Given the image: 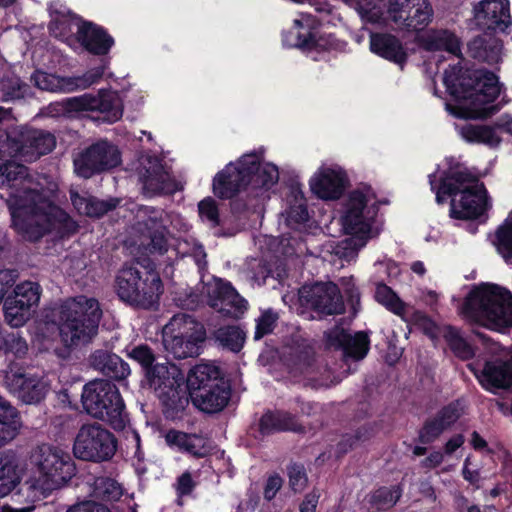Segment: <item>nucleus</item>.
Wrapping results in <instances>:
<instances>
[{"label":"nucleus","instance_id":"13d9d810","mask_svg":"<svg viewBox=\"0 0 512 512\" xmlns=\"http://www.w3.org/2000/svg\"><path fill=\"white\" fill-rule=\"evenodd\" d=\"M127 356L139 363L146 373L148 370L152 369L151 365L154 362V354L148 346H135L127 351Z\"/></svg>","mask_w":512,"mask_h":512},{"label":"nucleus","instance_id":"bb28decb","mask_svg":"<svg viewBox=\"0 0 512 512\" xmlns=\"http://www.w3.org/2000/svg\"><path fill=\"white\" fill-rule=\"evenodd\" d=\"M210 305L228 315L237 317L247 309V301L243 299L229 282L214 278L206 286Z\"/></svg>","mask_w":512,"mask_h":512},{"label":"nucleus","instance_id":"5fc2aeb1","mask_svg":"<svg viewBox=\"0 0 512 512\" xmlns=\"http://www.w3.org/2000/svg\"><path fill=\"white\" fill-rule=\"evenodd\" d=\"M445 337L449 342L451 349L455 354L463 359L470 358L474 355L471 345L460 335L459 331L454 328L445 330Z\"/></svg>","mask_w":512,"mask_h":512},{"label":"nucleus","instance_id":"f03ea898","mask_svg":"<svg viewBox=\"0 0 512 512\" xmlns=\"http://www.w3.org/2000/svg\"><path fill=\"white\" fill-rule=\"evenodd\" d=\"M382 204L384 201L371 185L359 184L350 190L341 202L339 224L351 237L328 240L323 245V253L347 263L354 261L368 241L379 234L377 216Z\"/></svg>","mask_w":512,"mask_h":512},{"label":"nucleus","instance_id":"7c9ffc66","mask_svg":"<svg viewBox=\"0 0 512 512\" xmlns=\"http://www.w3.org/2000/svg\"><path fill=\"white\" fill-rule=\"evenodd\" d=\"M369 50L371 53L400 67H403L408 59L407 49L396 36L389 33H370Z\"/></svg>","mask_w":512,"mask_h":512},{"label":"nucleus","instance_id":"c756f323","mask_svg":"<svg viewBox=\"0 0 512 512\" xmlns=\"http://www.w3.org/2000/svg\"><path fill=\"white\" fill-rule=\"evenodd\" d=\"M474 12L478 23L488 29L504 31L511 23L508 0H484Z\"/></svg>","mask_w":512,"mask_h":512},{"label":"nucleus","instance_id":"49530a36","mask_svg":"<svg viewBox=\"0 0 512 512\" xmlns=\"http://www.w3.org/2000/svg\"><path fill=\"white\" fill-rule=\"evenodd\" d=\"M469 443L475 451L490 456L493 462L498 460L506 463L508 459L509 455L501 444L487 442L477 431L471 433Z\"/></svg>","mask_w":512,"mask_h":512},{"label":"nucleus","instance_id":"b1692460","mask_svg":"<svg viewBox=\"0 0 512 512\" xmlns=\"http://www.w3.org/2000/svg\"><path fill=\"white\" fill-rule=\"evenodd\" d=\"M29 145L19 146L14 141H11L4 133L0 132V156H21L27 161H33L39 156L52 151L55 147V137L47 132L33 131L27 138Z\"/></svg>","mask_w":512,"mask_h":512},{"label":"nucleus","instance_id":"de8ad7c7","mask_svg":"<svg viewBox=\"0 0 512 512\" xmlns=\"http://www.w3.org/2000/svg\"><path fill=\"white\" fill-rule=\"evenodd\" d=\"M31 79L34 82L35 86H37L41 90L51 92L73 91V86H71L72 81L69 78H61L54 74H48L43 71H36L32 75Z\"/></svg>","mask_w":512,"mask_h":512},{"label":"nucleus","instance_id":"ea45409f","mask_svg":"<svg viewBox=\"0 0 512 512\" xmlns=\"http://www.w3.org/2000/svg\"><path fill=\"white\" fill-rule=\"evenodd\" d=\"M491 243L504 261L512 264V211L491 236Z\"/></svg>","mask_w":512,"mask_h":512},{"label":"nucleus","instance_id":"2eb2a0df","mask_svg":"<svg viewBox=\"0 0 512 512\" xmlns=\"http://www.w3.org/2000/svg\"><path fill=\"white\" fill-rule=\"evenodd\" d=\"M67 109L74 112H87L99 122L115 123L123 115V103L116 91L101 89L96 94L86 93L67 101Z\"/></svg>","mask_w":512,"mask_h":512},{"label":"nucleus","instance_id":"c85d7f7f","mask_svg":"<svg viewBox=\"0 0 512 512\" xmlns=\"http://www.w3.org/2000/svg\"><path fill=\"white\" fill-rule=\"evenodd\" d=\"M74 51L84 50L92 55L105 56L115 44V40L102 26L90 21H84L78 30Z\"/></svg>","mask_w":512,"mask_h":512},{"label":"nucleus","instance_id":"bf43d9fd","mask_svg":"<svg viewBox=\"0 0 512 512\" xmlns=\"http://www.w3.org/2000/svg\"><path fill=\"white\" fill-rule=\"evenodd\" d=\"M6 354H13L17 358H22L28 351L26 340L18 333L7 334L5 347L2 349Z\"/></svg>","mask_w":512,"mask_h":512},{"label":"nucleus","instance_id":"4be33fe9","mask_svg":"<svg viewBox=\"0 0 512 512\" xmlns=\"http://www.w3.org/2000/svg\"><path fill=\"white\" fill-rule=\"evenodd\" d=\"M120 163V153L114 145L102 141L89 147L74 159L75 172L84 178L95 173L116 167Z\"/></svg>","mask_w":512,"mask_h":512},{"label":"nucleus","instance_id":"603ef678","mask_svg":"<svg viewBox=\"0 0 512 512\" xmlns=\"http://www.w3.org/2000/svg\"><path fill=\"white\" fill-rule=\"evenodd\" d=\"M123 494L121 485L110 478H97L94 482L93 496L105 501H116Z\"/></svg>","mask_w":512,"mask_h":512},{"label":"nucleus","instance_id":"f704fd0d","mask_svg":"<svg viewBox=\"0 0 512 512\" xmlns=\"http://www.w3.org/2000/svg\"><path fill=\"white\" fill-rule=\"evenodd\" d=\"M193 404L203 412L215 413L222 410L228 403L230 392L226 382H215L209 388L192 392Z\"/></svg>","mask_w":512,"mask_h":512},{"label":"nucleus","instance_id":"680f3d73","mask_svg":"<svg viewBox=\"0 0 512 512\" xmlns=\"http://www.w3.org/2000/svg\"><path fill=\"white\" fill-rule=\"evenodd\" d=\"M198 210L202 220L207 221L211 225L218 224V208L212 198L208 197L200 201Z\"/></svg>","mask_w":512,"mask_h":512},{"label":"nucleus","instance_id":"473e14b6","mask_svg":"<svg viewBox=\"0 0 512 512\" xmlns=\"http://www.w3.org/2000/svg\"><path fill=\"white\" fill-rule=\"evenodd\" d=\"M164 438L171 449L194 457H205L212 449L210 442L197 434L171 429L165 433Z\"/></svg>","mask_w":512,"mask_h":512},{"label":"nucleus","instance_id":"4c0bfd02","mask_svg":"<svg viewBox=\"0 0 512 512\" xmlns=\"http://www.w3.org/2000/svg\"><path fill=\"white\" fill-rule=\"evenodd\" d=\"M215 382H225L219 369L212 364H198L192 368L187 376V386L190 392L200 391V389L210 388Z\"/></svg>","mask_w":512,"mask_h":512},{"label":"nucleus","instance_id":"338daca9","mask_svg":"<svg viewBox=\"0 0 512 512\" xmlns=\"http://www.w3.org/2000/svg\"><path fill=\"white\" fill-rule=\"evenodd\" d=\"M463 478L470 484H477L480 480V470L473 464L472 455H468L463 463L462 468Z\"/></svg>","mask_w":512,"mask_h":512},{"label":"nucleus","instance_id":"69168bd1","mask_svg":"<svg viewBox=\"0 0 512 512\" xmlns=\"http://www.w3.org/2000/svg\"><path fill=\"white\" fill-rule=\"evenodd\" d=\"M414 324L422 329L424 333H426L432 339L436 338L440 333L437 325L431 319L421 313H416L414 315Z\"/></svg>","mask_w":512,"mask_h":512},{"label":"nucleus","instance_id":"58836bf2","mask_svg":"<svg viewBox=\"0 0 512 512\" xmlns=\"http://www.w3.org/2000/svg\"><path fill=\"white\" fill-rule=\"evenodd\" d=\"M21 421L17 410L0 397V447L19 433Z\"/></svg>","mask_w":512,"mask_h":512},{"label":"nucleus","instance_id":"412c9836","mask_svg":"<svg viewBox=\"0 0 512 512\" xmlns=\"http://www.w3.org/2000/svg\"><path fill=\"white\" fill-rule=\"evenodd\" d=\"M4 383L11 393L26 404L40 402L48 392V384L44 379L27 374L22 367L14 364L6 370Z\"/></svg>","mask_w":512,"mask_h":512},{"label":"nucleus","instance_id":"79ce46f5","mask_svg":"<svg viewBox=\"0 0 512 512\" xmlns=\"http://www.w3.org/2000/svg\"><path fill=\"white\" fill-rule=\"evenodd\" d=\"M260 430L269 434L281 430H297L295 419L286 412H267L260 419Z\"/></svg>","mask_w":512,"mask_h":512},{"label":"nucleus","instance_id":"8fccbe9b","mask_svg":"<svg viewBox=\"0 0 512 512\" xmlns=\"http://www.w3.org/2000/svg\"><path fill=\"white\" fill-rule=\"evenodd\" d=\"M215 338L223 347L238 352L243 347L246 335L239 327L227 326L218 329Z\"/></svg>","mask_w":512,"mask_h":512},{"label":"nucleus","instance_id":"e433bc0d","mask_svg":"<svg viewBox=\"0 0 512 512\" xmlns=\"http://www.w3.org/2000/svg\"><path fill=\"white\" fill-rule=\"evenodd\" d=\"M422 48L431 52H446L450 55L459 57L461 54V44L459 38L451 31L429 30L418 38Z\"/></svg>","mask_w":512,"mask_h":512},{"label":"nucleus","instance_id":"cd10ccee","mask_svg":"<svg viewBox=\"0 0 512 512\" xmlns=\"http://www.w3.org/2000/svg\"><path fill=\"white\" fill-rule=\"evenodd\" d=\"M242 155L228 163L213 178V193L222 199H229L241 189H249L247 171L242 165Z\"/></svg>","mask_w":512,"mask_h":512},{"label":"nucleus","instance_id":"dca6fc26","mask_svg":"<svg viewBox=\"0 0 512 512\" xmlns=\"http://www.w3.org/2000/svg\"><path fill=\"white\" fill-rule=\"evenodd\" d=\"M41 288L38 283L24 281L17 284L13 293L3 304L5 322L12 328H19L32 317L34 308L38 305Z\"/></svg>","mask_w":512,"mask_h":512},{"label":"nucleus","instance_id":"9d476101","mask_svg":"<svg viewBox=\"0 0 512 512\" xmlns=\"http://www.w3.org/2000/svg\"><path fill=\"white\" fill-rule=\"evenodd\" d=\"M310 216L307 209V201L300 184L292 185L287 192L279 218V225L283 229L280 241L273 237H266L265 241L271 246V250L285 256L294 252H302L301 239L309 227Z\"/></svg>","mask_w":512,"mask_h":512},{"label":"nucleus","instance_id":"9b49d317","mask_svg":"<svg viewBox=\"0 0 512 512\" xmlns=\"http://www.w3.org/2000/svg\"><path fill=\"white\" fill-rule=\"evenodd\" d=\"M115 289L122 301L141 308L152 307L163 291L157 272L147 269L141 271L134 265L124 266L118 272Z\"/></svg>","mask_w":512,"mask_h":512},{"label":"nucleus","instance_id":"e2e57ef3","mask_svg":"<svg viewBox=\"0 0 512 512\" xmlns=\"http://www.w3.org/2000/svg\"><path fill=\"white\" fill-rule=\"evenodd\" d=\"M446 428L440 422L434 418L433 420L426 423L420 432V441L424 444H428L436 440Z\"/></svg>","mask_w":512,"mask_h":512},{"label":"nucleus","instance_id":"09e8293b","mask_svg":"<svg viewBox=\"0 0 512 512\" xmlns=\"http://www.w3.org/2000/svg\"><path fill=\"white\" fill-rule=\"evenodd\" d=\"M415 8H410V12L405 17V23L401 29L407 31H420L424 29L432 20L433 9L429 0H424V7H421V15Z\"/></svg>","mask_w":512,"mask_h":512},{"label":"nucleus","instance_id":"0eeeda50","mask_svg":"<svg viewBox=\"0 0 512 512\" xmlns=\"http://www.w3.org/2000/svg\"><path fill=\"white\" fill-rule=\"evenodd\" d=\"M462 313L483 327L503 331L512 326V294L496 284H479L467 295Z\"/></svg>","mask_w":512,"mask_h":512},{"label":"nucleus","instance_id":"423d86ee","mask_svg":"<svg viewBox=\"0 0 512 512\" xmlns=\"http://www.w3.org/2000/svg\"><path fill=\"white\" fill-rule=\"evenodd\" d=\"M30 459L37 472L25 483L32 502L45 498L75 475L74 461L68 452L59 447L47 444L38 446Z\"/></svg>","mask_w":512,"mask_h":512},{"label":"nucleus","instance_id":"a211bd4d","mask_svg":"<svg viewBox=\"0 0 512 512\" xmlns=\"http://www.w3.org/2000/svg\"><path fill=\"white\" fill-rule=\"evenodd\" d=\"M242 165L247 171L249 189L253 192H267L280 179V168L266 159V149L259 147L242 155Z\"/></svg>","mask_w":512,"mask_h":512},{"label":"nucleus","instance_id":"0e129e2a","mask_svg":"<svg viewBox=\"0 0 512 512\" xmlns=\"http://www.w3.org/2000/svg\"><path fill=\"white\" fill-rule=\"evenodd\" d=\"M289 483L295 491L302 490L307 482L304 467L299 464H291L288 467Z\"/></svg>","mask_w":512,"mask_h":512},{"label":"nucleus","instance_id":"f257e3e1","mask_svg":"<svg viewBox=\"0 0 512 512\" xmlns=\"http://www.w3.org/2000/svg\"><path fill=\"white\" fill-rule=\"evenodd\" d=\"M0 188L5 190L0 197L8 205L12 226L23 238L35 241L52 231L63 237L76 230V223L51 200L56 184L50 183L44 191L25 166L15 162L0 166Z\"/></svg>","mask_w":512,"mask_h":512},{"label":"nucleus","instance_id":"774afa93","mask_svg":"<svg viewBox=\"0 0 512 512\" xmlns=\"http://www.w3.org/2000/svg\"><path fill=\"white\" fill-rule=\"evenodd\" d=\"M378 278H381V273H385L389 278H396L400 274V268L396 262L391 259L377 261L374 264Z\"/></svg>","mask_w":512,"mask_h":512},{"label":"nucleus","instance_id":"37998d69","mask_svg":"<svg viewBox=\"0 0 512 512\" xmlns=\"http://www.w3.org/2000/svg\"><path fill=\"white\" fill-rule=\"evenodd\" d=\"M366 23L386 25L389 20L387 11L383 10L381 0H361L352 6Z\"/></svg>","mask_w":512,"mask_h":512},{"label":"nucleus","instance_id":"f3484780","mask_svg":"<svg viewBox=\"0 0 512 512\" xmlns=\"http://www.w3.org/2000/svg\"><path fill=\"white\" fill-rule=\"evenodd\" d=\"M350 178L347 170L333 162L322 163L310 176V192L323 201L339 200L347 190Z\"/></svg>","mask_w":512,"mask_h":512},{"label":"nucleus","instance_id":"6e6552de","mask_svg":"<svg viewBox=\"0 0 512 512\" xmlns=\"http://www.w3.org/2000/svg\"><path fill=\"white\" fill-rule=\"evenodd\" d=\"M321 21L310 13H300L282 31V44L300 50L314 61L327 60L331 55L344 52L348 43L332 33L321 30Z\"/></svg>","mask_w":512,"mask_h":512},{"label":"nucleus","instance_id":"1a4fd4ad","mask_svg":"<svg viewBox=\"0 0 512 512\" xmlns=\"http://www.w3.org/2000/svg\"><path fill=\"white\" fill-rule=\"evenodd\" d=\"M101 314L95 298L80 295L66 300L59 316V334L65 347L89 343L97 334Z\"/></svg>","mask_w":512,"mask_h":512},{"label":"nucleus","instance_id":"ddd939ff","mask_svg":"<svg viewBox=\"0 0 512 512\" xmlns=\"http://www.w3.org/2000/svg\"><path fill=\"white\" fill-rule=\"evenodd\" d=\"M206 339L204 326L189 315H175L163 328L165 350L175 358L184 359L199 355Z\"/></svg>","mask_w":512,"mask_h":512},{"label":"nucleus","instance_id":"c9c22d12","mask_svg":"<svg viewBox=\"0 0 512 512\" xmlns=\"http://www.w3.org/2000/svg\"><path fill=\"white\" fill-rule=\"evenodd\" d=\"M455 129L458 135L467 143L496 148L502 142L497 122L495 125L464 123L456 125Z\"/></svg>","mask_w":512,"mask_h":512},{"label":"nucleus","instance_id":"a19ab883","mask_svg":"<svg viewBox=\"0 0 512 512\" xmlns=\"http://www.w3.org/2000/svg\"><path fill=\"white\" fill-rule=\"evenodd\" d=\"M71 200L80 214L89 217H100L108 210L115 207L117 203L116 200L106 202L92 197H83L76 193L71 194Z\"/></svg>","mask_w":512,"mask_h":512},{"label":"nucleus","instance_id":"3c124183","mask_svg":"<svg viewBox=\"0 0 512 512\" xmlns=\"http://www.w3.org/2000/svg\"><path fill=\"white\" fill-rule=\"evenodd\" d=\"M99 357L101 358L100 369L104 374L117 379H123L130 374L129 365L119 356L102 353Z\"/></svg>","mask_w":512,"mask_h":512},{"label":"nucleus","instance_id":"052dcab7","mask_svg":"<svg viewBox=\"0 0 512 512\" xmlns=\"http://www.w3.org/2000/svg\"><path fill=\"white\" fill-rule=\"evenodd\" d=\"M485 40L482 37L475 38L468 45V49L471 55L474 58L486 60V61H496L498 52L500 51V47L498 44H495L493 47V55H489L486 47H484Z\"/></svg>","mask_w":512,"mask_h":512},{"label":"nucleus","instance_id":"4468645a","mask_svg":"<svg viewBox=\"0 0 512 512\" xmlns=\"http://www.w3.org/2000/svg\"><path fill=\"white\" fill-rule=\"evenodd\" d=\"M116 452L114 436L99 424H85L79 429L73 444L76 458L101 462L109 460Z\"/></svg>","mask_w":512,"mask_h":512},{"label":"nucleus","instance_id":"393cba45","mask_svg":"<svg viewBox=\"0 0 512 512\" xmlns=\"http://www.w3.org/2000/svg\"><path fill=\"white\" fill-rule=\"evenodd\" d=\"M147 379L163 401L174 400L179 395V388L184 383L183 372L174 364L156 363L147 371Z\"/></svg>","mask_w":512,"mask_h":512},{"label":"nucleus","instance_id":"a18cd8bd","mask_svg":"<svg viewBox=\"0 0 512 512\" xmlns=\"http://www.w3.org/2000/svg\"><path fill=\"white\" fill-rule=\"evenodd\" d=\"M375 299L390 312L401 318L405 317L407 305L389 286L378 283L375 290Z\"/></svg>","mask_w":512,"mask_h":512},{"label":"nucleus","instance_id":"20e7f679","mask_svg":"<svg viewBox=\"0 0 512 512\" xmlns=\"http://www.w3.org/2000/svg\"><path fill=\"white\" fill-rule=\"evenodd\" d=\"M443 84L451 97L445 103V109L455 118H486L498 110L494 101L501 93V85L494 73L484 70L470 72L453 65L445 70Z\"/></svg>","mask_w":512,"mask_h":512},{"label":"nucleus","instance_id":"39448f33","mask_svg":"<svg viewBox=\"0 0 512 512\" xmlns=\"http://www.w3.org/2000/svg\"><path fill=\"white\" fill-rule=\"evenodd\" d=\"M429 183L438 204L452 197V218H478L490 207L484 185L468 174L466 168L454 159L442 161L437 170L429 175Z\"/></svg>","mask_w":512,"mask_h":512},{"label":"nucleus","instance_id":"864d4df0","mask_svg":"<svg viewBox=\"0 0 512 512\" xmlns=\"http://www.w3.org/2000/svg\"><path fill=\"white\" fill-rule=\"evenodd\" d=\"M400 497L397 487H383L376 490L369 497L371 506L377 510H384L392 507Z\"/></svg>","mask_w":512,"mask_h":512},{"label":"nucleus","instance_id":"5701e85b","mask_svg":"<svg viewBox=\"0 0 512 512\" xmlns=\"http://www.w3.org/2000/svg\"><path fill=\"white\" fill-rule=\"evenodd\" d=\"M299 301L303 306L326 315L338 314L343 310L342 297L333 283L304 285L299 290Z\"/></svg>","mask_w":512,"mask_h":512},{"label":"nucleus","instance_id":"4d7b16f0","mask_svg":"<svg viewBox=\"0 0 512 512\" xmlns=\"http://www.w3.org/2000/svg\"><path fill=\"white\" fill-rule=\"evenodd\" d=\"M105 65H101L87 71L83 76L69 77L72 81L73 91L77 89H86L89 86L97 83L105 72Z\"/></svg>","mask_w":512,"mask_h":512},{"label":"nucleus","instance_id":"2f4dec72","mask_svg":"<svg viewBox=\"0 0 512 512\" xmlns=\"http://www.w3.org/2000/svg\"><path fill=\"white\" fill-rule=\"evenodd\" d=\"M26 466L13 450L0 453V497L8 496L22 481Z\"/></svg>","mask_w":512,"mask_h":512},{"label":"nucleus","instance_id":"6ab92c4d","mask_svg":"<svg viewBox=\"0 0 512 512\" xmlns=\"http://www.w3.org/2000/svg\"><path fill=\"white\" fill-rule=\"evenodd\" d=\"M480 385L495 392L512 386V352L501 348L496 356L480 365H469Z\"/></svg>","mask_w":512,"mask_h":512},{"label":"nucleus","instance_id":"aec40b11","mask_svg":"<svg viewBox=\"0 0 512 512\" xmlns=\"http://www.w3.org/2000/svg\"><path fill=\"white\" fill-rule=\"evenodd\" d=\"M135 170L143 184V190L148 195L156 193L170 194L182 189L181 184L164 169L161 159L155 155H142Z\"/></svg>","mask_w":512,"mask_h":512},{"label":"nucleus","instance_id":"c03bdc74","mask_svg":"<svg viewBox=\"0 0 512 512\" xmlns=\"http://www.w3.org/2000/svg\"><path fill=\"white\" fill-rule=\"evenodd\" d=\"M421 7H424V0H388L387 14L389 20L401 29L410 8H415L421 15Z\"/></svg>","mask_w":512,"mask_h":512},{"label":"nucleus","instance_id":"72a5a7b5","mask_svg":"<svg viewBox=\"0 0 512 512\" xmlns=\"http://www.w3.org/2000/svg\"><path fill=\"white\" fill-rule=\"evenodd\" d=\"M327 342L335 348H342L345 355L356 360L363 359L369 350L368 336L358 332L351 336L343 328L336 327L327 334Z\"/></svg>","mask_w":512,"mask_h":512},{"label":"nucleus","instance_id":"7ed1b4c3","mask_svg":"<svg viewBox=\"0 0 512 512\" xmlns=\"http://www.w3.org/2000/svg\"><path fill=\"white\" fill-rule=\"evenodd\" d=\"M136 218L127 241V245L133 248L131 253L162 255L171 250L176 255L193 256L197 265L202 267L206 256L203 247L187 239L180 241L174 234L188 231V224L180 215L142 207L138 209Z\"/></svg>","mask_w":512,"mask_h":512},{"label":"nucleus","instance_id":"a878e982","mask_svg":"<svg viewBox=\"0 0 512 512\" xmlns=\"http://www.w3.org/2000/svg\"><path fill=\"white\" fill-rule=\"evenodd\" d=\"M49 14L50 34L73 49L75 43H78V30H80L85 20L73 14L65 5L58 2L49 6Z\"/></svg>","mask_w":512,"mask_h":512},{"label":"nucleus","instance_id":"6e6d98bb","mask_svg":"<svg viewBox=\"0 0 512 512\" xmlns=\"http://www.w3.org/2000/svg\"><path fill=\"white\" fill-rule=\"evenodd\" d=\"M277 319V314L271 309L263 310L261 315L256 319L255 340H259L265 335L270 334L275 327Z\"/></svg>","mask_w":512,"mask_h":512},{"label":"nucleus","instance_id":"f8f14e48","mask_svg":"<svg viewBox=\"0 0 512 512\" xmlns=\"http://www.w3.org/2000/svg\"><path fill=\"white\" fill-rule=\"evenodd\" d=\"M82 404L88 414L121 429L125 424V406L118 388L107 380H94L82 392Z\"/></svg>","mask_w":512,"mask_h":512}]
</instances>
